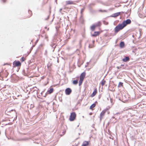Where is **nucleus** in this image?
Returning <instances> with one entry per match:
<instances>
[{"label": "nucleus", "instance_id": "35", "mask_svg": "<svg viewBox=\"0 0 146 146\" xmlns=\"http://www.w3.org/2000/svg\"><path fill=\"white\" fill-rule=\"evenodd\" d=\"M107 99H108V100H109V98H107Z\"/></svg>", "mask_w": 146, "mask_h": 146}, {"label": "nucleus", "instance_id": "28", "mask_svg": "<svg viewBox=\"0 0 146 146\" xmlns=\"http://www.w3.org/2000/svg\"><path fill=\"white\" fill-rule=\"evenodd\" d=\"M62 9H60V10H59V12H61V11L62 10Z\"/></svg>", "mask_w": 146, "mask_h": 146}, {"label": "nucleus", "instance_id": "11", "mask_svg": "<svg viewBox=\"0 0 146 146\" xmlns=\"http://www.w3.org/2000/svg\"><path fill=\"white\" fill-rule=\"evenodd\" d=\"M97 90L96 89H95L94 90V91L93 92V93L91 95V97H92L94 96L97 93Z\"/></svg>", "mask_w": 146, "mask_h": 146}, {"label": "nucleus", "instance_id": "17", "mask_svg": "<svg viewBox=\"0 0 146 146\" xmlns=\"http://www.w3.org/2000/svg\"><path fill=\"white\" fill-rule=\"evenodd\" d=\"M53 91V88H51L48 91V93L50 94L52 93Z\"/></svg>", "mask_w": 146, "mask_h": 146}, {"label": "nucleus", "instance_id": "1", "mask_svg": "<svg viewBox=\"0 0 146 146\" xmlns=\"http://www.w3.org/2000/svg\"><path fill=\"white\" fill-rule=\"evenodd\" d=\"M124 27V26L122 23L118 24L114 29L115 33H117L120 30L123 29Z\"/></svg>", "mask_w": 146, "mask_h": 146}, {"label": "nucleus", "instance_id": "27", "mask_svg": "<svg viewBox=\"0 0 146 146\" xmlns=\"http://www.w3.org/2000/svg\"><path fill=\"white\" fill-rule=\"evenodd\" d=\"M89 48H92V47H93V46H92H92H91L90 45H89Z\"/></svg>", "mask_w": 146, "mask_h": 146}, {"label": "nucleus", "instance_id": "18", "mask_svg": "<svg viewBox=\"0 0 146 146\" xmlns=\"http://www.w3.org/2000/svg\"><path fill=\"white\" fill-rule=\"evenodd\" d=\"M95 25H96V27L99 26L101 25V23L99 21L98 23H95Z\"/></svg>", "mask_w": 146, "mask_h": 146}, {"label": "nucleus", "instance_id": "26", "mask_svg": "<svg viewBox=\"0 0 146 146\" xmlns=\"http://www.w3.org/2000/svg\"><path fill=\"white\" fill-rule=\"evenodd\" d=\"M21 59H22V60L23 61L24 60H25V59L23 57H22V58H21Z\"/></svg>", "mask_w": 146, "mask_h": 146}, {"label": "nucleus", "instance_id": "22", "mask_svg": "<svg viewBox=\"0 0 146 146\" xmlns=\"http://www.w3.org/2000/svg\"><path fill=\"white\" fill-rule=\"evenodd\" d=\"M106 82L105 81L103 80L102 81L101 83V84L102 86H103Z\"/></svg>", "mask_w": 146, "mask_h": 146}, {"label": "nucleus", "instance_id": "32", "mask_svg": "<svg viewBox=\"0 0 146 146\" xmlns=\"http://www.w3.org/2000/svg\"><path fill=\"white\" fill-rule=\"evenodd\" d=\"M48 17H49V16H48V18L47 19H45L46 20H47L48 19Z\"/></svg>", "mask_w": 146, "mask_h": 146}, {"label": "nucleus", "instance_id": "29", "mask_svg": "<svg viewBox=\"0 0 146 146\" xmlns=\"http://www.w3.org/2000/svg\"><path fill=\"white\" fill-rule=\"evenodd\" d=\"M109 98L110 99V101H111V102L112 103V100H111V98Z\"/></svg>", "mask_w": 146, "mask_h": 146}, {"label": "nucleus", "instance_id": "4", "mask_svg": "<svg viewBox=\"0 0 146 146\" xmlns=\"http://www.w3.org/2000/svg\"><path fill=\"white\" fill-rule=\"evenodd\" d=\"M65 94L67 95H70L72 92V90L70 88H68L65 90Z\"/></svg>", "mask_w": 146, "mask_h": 146}, {"label": "nucleus", "instance_id": "31", "mask_svg": "<svg viewBox=\"0 0 146 146\" xmlns=\"http://www.w3.org/2000/svg\"><path fill=\"white\" fill-rule=\"evenodd\" d=\"M31 12V11L30 10H29V12Z\"/></svg>", "mask_w": 146, "mask_h": 146}, {"label": "nucleus", "instance_id": "16", "mask_svg": "<svg viewBox=\"0 0 146 146\" xmlns=\"http://www.w3.org/2000/svg\"><path fill=\"white\" fill-rule=\"evenodd\" d=\"M84 79L80 78V80L79 82V85L80 86L81 85Z\"/></svg>", "mask_w": 146, "mask_h": 146}, {"label": "nucleus", "instance_id": "19", "mask_svg": "<svg viewBox=\"0 0 146 146\" xmlns=\"http://www.w3.org/2000/svg\"><path fill=\"white\" fill-rule=\"evenodd\" d=\"M123 83L121 82H119L118 86V87H120L123 86Z\"/></svg>", "mask_w": 146, "mask_h": 146}, {"label": "nucleus", "instance_id": "6", "mask_svg": "<svg viewBox=\"0 0 146 146\" xmlns=\"http://www.w3.org/2000/svg\"><path fill=\"white\" fill-rule=\"evenodd\" d=\"M105 113V111H102L100 114V120H101L103 118V116L104 115Z\"/></svg>", "mask_w": 146, "mask_h": 146}, {"label": "nucleus", "instance_id": "30", "mask_svg": "<svg viewBox=\"0 0 146 146\" xmlns=\"http://www.w3.org/2000/svg\"><path fill=\"white\" fill-rule=\"evenodd\" d=\"M95 42V41L94 40H93L92 41V43H94V42Z\"/></svg>", "mask_w": 146, "mask_h": 146}, {"label": "nucleus", "instance_id": "7", "mask_svg": "<svg viewBox=\"0 0 146 146\" xmlns=\"http://www.w3.org/2000/svg\"><path fill=\"white\" fill-rule=\"evenodd\" d=\"M120 12H117V13H114L111 16V17H116L119 15L120 14Z\"/></svg>", "mask_w": 146, "mask_h": 146}, {"label": "nucleus", "instance_id": "2", "mask_svg": "<svg viewBox=\"0 0 146 146\" xmlns=\"http://www.w3.org/2000/svg\"><path fill=\"white\" fill-rule=\"evenodd\" d=\"M76 115L75 112H73L71 113L69 120L71 121H74L76 117Z\"/></svg>", "mask_w": 146, "mask_h": 146}, {"label": "nucleus", "instance_id": "13", "mask_svg": "<svg viewBox=\"0 0 146 146\" xmlns=\"http://www.w3.org/2000/svg\"><path fill=\"white\" fill-rule=\"evenodd\" d=\"M124 46V43L123 42L121 41L120 43V47L121 48H123Z\"/></svg>", "mask_w": 146, "mask_h": 146}, {"label": "nucleus", "instance_id": "8", "mask_svg": "<svg viewBox=\"0 0 146 146\" xmlns=\"http://www.w3.org/2000/svg\"><path fill=\"white\" fill-rule=\"evenodd\" d=\"M89 144L88 141H84L83 142L82 146H88Z\"/></svg>", "mask_w": 146, "mask_h": 146}, {"label": "nucleus", "instance_id": "15", "mask_svg": "<svg viewBox=\"0 0 146 146\" xmlns=\"http://www.w3.org/2000/svg\"><path fill=\"white\" fill-rule=\"evenodd\" d=\"M96 27L95 24L93 25L91 27V30L93 31L94 30L95 27Z\"/></svg>", "mask_w": 146, "mask_h": 146}, {"label": "nucleus", "instance_id": "3", "mask_svg": "<svg viewBox=\"0 0 146 146\" xmlns=\"http://www.w3.org/2000/svg\"><path fill=\"white\" fill-rule=\"evenodd\" d=\"M131 22V20L129 19H127L126 21H123L122 24L125 27L127 25L130 24Z\"/></svg>", "mask_w": 146, "mask_h": 146}, {"label": "nucleus", "instance_id": "33", "mask_svg": "<svg viewBox=\"0 0 146 146\" xmlns=\"http://www.w3.org/2000/svg\"><path fill=\"white\" fill-rule=\"evenodd\" d=\"M123 66V64H121V66Z\"/></svg>", "mask_w": 146, "mask_h": 146}, {"label": "nucleus", "instance_id": "14", "mask_svg": "<svg viewBox=\"0 0 146 146\" xmlns=\"http://www.w3.org/2000/svg\"><path fill=\"white\" fill-rule=\"evenodd\" d=\"M99 33L98 32H95L94 34L92 35V36H96L98 35L99 34Z\"/></svg>", "mask_w": 146, "mask_h": 146}, {"label": "nucleus", "instance_id": "20", "mask_svg": "<svg viewBox=\"0 0 146 146\" xmlns=\"http://www.w3.org/2000/svg\"><path fill=\"white\" fill-rule=\"evenodd\" d=\"M96 106V104H92L90 107V109H92L94 108Z\"/></svg>", "mask_w": 146, "mask_h": 146}, {"label": "nucleus", "instance_id": "25", "mask_svg": "<svg viewBox=\"0 0 146 146\" xmlns=\"http://www.w3.org/2000/svg\"><path fill=\"white\" fill-rule=\"evenodd\" d=\"M6 0H2V1L3 3H5L6 2Z\"/></svg>", "mask_w": 146, "mask_h": 146}, {"label": "nucleus", "instance_id": "24", "mask_svg": "<svg viewBox=\"0 0 146 146\" xmlns=\"http://www.w3.org/2000/svg\"><path fill=\"white\" fill-rule=\"evenodd\" d=\"M84 8H82V9H81V14H82V13L84 11Z\"/></svg>", "mask_w": 146, "mask_h": 146}, {"label": "nucleus", "instance_id": "34", "mask_svg": "<svg viewBox=\"0 0 146 146\" xmlns=\"http://www.w3.org/2000/svg\"><path fill=\"white\" fill-rule=\"evenodd\" d=\"M117 68H119V67H117Z\"/></svg>", "mask_w": 146, "mask_h": 146}, {"label": "nucleus", "instance_id": "10", "mask_svg": "<svg viewBox=\"0 0 146 146\" xmlns=\"http://www.w3.org/2000/svg\"><path fill=\"white\" fill-rule=\"evenodd\" d=\"M66 5H71L73 4V2L71 1H66Z\"/></svg>", "mask_w": 146, "mask_h": 146}, {"label": "nucleus", "instance_id": "9", "mask_svg": "<svg viewBox=\"0 0 146 146\" xmlns=\"http://www.w3.org/2000/svg\"><path fill=\"white\" fill-rule=\"evenodd\" d=\"M129 60V58L128 56H126L125 58L122 59V61L124 62H126Z\"/></svg>", "mask_w": 146, "mask_h": 146}, {"label": "nucleus", "instance_id": "5", "mask_svg": "<svg viewBox=\"0 0 146 146\" xmlns=\"http://www.w3.org/2000/svg\"><path fill=\"white\" fill-rule=\"evenodd\" d=\"M14 66H20L21 64V63L19 61H15L13 63Z\"/></svg>", "mask_w": 146, "mask_h": 146}, {"label": "nucleus", "instance_id": "23", "mask_svg": "<svg viewBox=\"0 0 146 146\" xmlns=\"http://www.w3.org/2000/svg\"><path fill=\"white\" fill-rule=\"evenodd\" d=\"M99 11L101 12H106L107 11L105 10H102L101 9H100L99 10Z\"/></svg>", "mask_w": 146, "mask_h": 146}, {"label": "nucleus", "instance_id": "21", "mask_svg": "<svg viewBox=\"0 0 146 146\" xmlns=\"http://www.w3.org/2000/svg\"><path fill=\"white\" fill-rule=\"evenodd\" d=\"M73 83L74 84H77L78 83V81L77 80H75L73 81Z\"/></svg>", "mask_w": 146, "mask_h": 146}, {"label": "nucleus", "instance_id": "12", "mask_svg": "<svg viewBox=\"0 0 146 146\" xmlns=\"http://www.w3.org/2000/svg\"><path fill=\"white\" fill-rule=\"evenodd\" d=\"M86 75V73L84 72H83L82 73L80 76V78H82L84 79V78L85 77V76Z\"/></svg>", "mask_w": 146, "mask_h": 146}]
</instances>
